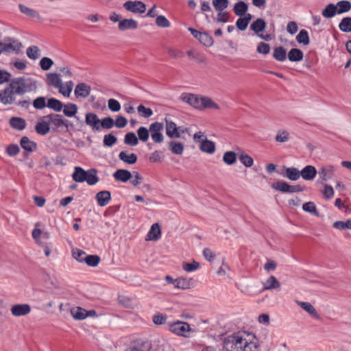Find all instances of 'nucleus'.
<instances>
[{
  "label": "nucleus",
  "mask_w": 351,
  "mask_h": 351,
  "mask_svg": "<svg viewBox=\"0 0 351 351\" xmlns=\"http://www.w3.org/2000/svg\"><path fill=\"white\" fill-rule=\"evenodd\" d=\"M36 88V83L32 78L25 77L13 78L8 86L0 91V102L4 105L12 104L16 101V95H23Z\"/></svg>",
  "instance_id": "obj_1"
},
{
  "label": "nucleus",
  "mask_w": 351,
  "mask_h": 351,
  "mask_svg": "<svg viewBox=\"0 0 351 351\" xmlns=\"http://www.w3.org/2000/svg\"><path fill=\"white\" fill-rule=\"evenodd\" d=\"M244 335L250 337L251 334L239 331L228 337L221 335L220 339L223 341V350L225 351H245V346H247V341Z\"/></svg>",
  "instance_id": "obj_2"
},
{
  "label": "nucleus",
  "mask_w": 351,
  "mask_h": 351,
  "mask_svg": "<svg viewBox=\"0 0 351 351\" xmlns=\"http://www.w3.org/2000/svg\"><path fill=\"white\" fill-rule=\"evenodd\" d=\"M182 101L189 104L194 108L202 110L205 108L219 109V106L210 98L207 97H198L191 93H183L180 97Z\"/></svg>",
  "instance_id": "obj_3"
},
{
  "label": "nucleus",
  "mask_w": 351,
  "mask_h": 351,
  "mask_svg": "<svg viewBox=\"0 0 351 351\" xmlns=\"http://www.w3.org/2000/svg\"><path fill=\"white\" fill-rule=\"evenodd\" d=\"M71 176L75 182H86L90 186L96 184L99 180V178L97 176V170L94 168L86 171L82 167L76 166L74 167V171Z\"/></svg>",
  "instance_id": "obj_4"
},
{
  "label": "nucleus",
  "mask_w": 351,
  "mask_h": 351,
  "mask_svg": "<svg viewBox=\"0 0 351 351\" xmlns=\"http://www.w3.org/2000/svg\"><path fill=\"white\" fill-rule=\"evenodd\" d=\"M194 141L199 145L201 152L207 154H213L215 151V143L207 138L206 134L199 131L193 135Z\"/></svg>",
  "instance_id": "obj_5"
},
{
  "label": "nucleus",
  "mask_w": 351,
  "mask_h": 351,
  "mask_svg": "<svg viewBox=\"0 0 351 351\" xmlns=\"http://www.w3.org/2000/svg\"><path fill=\"white\" fill-rule=\"evenodd\" d=\"M168 328L171 332L183 337H189V332L193 331L189 324L182 321L169 323Z\"/></svg>",
  "instance_id": "obj_6"
},
{
  "label": "nucleus",
  "mask_w": 351,
  "mask_h": 351,
  "mask_svg": "<svg viewBox=\"0 0 351 351\" xmlns=\"http://www.w3.org/2000/svg\"><path fill=\"white\" fill-rule=\"evenodd\" d=\"M152 349L151 341L140 338L132 341L125 351H151Z\"/></svg>",
  "instance_id": "obj_7"
},
{
  "label": "nucleus",
  "mask_w": 351,
  "mask_h": 351,
  "mask_svg": "<svg viewBox=\"0 0 351 351\" xmlns=\"http://www.w3.org/2000/svg\"><path fill=\"white\" fill-rule=\"evenodd\" d=\"M163 125L159 122H154L149 126V132L152 141L156 143H160L163 141L164 137L162 134Z\"/></svg>",
  "instance_id": "obj_8"
},
{
  "label": "nucleus",
  "mask_w": 351,
  "mask_h": 351,
  "mask_svg": "<svg viewBox=\"0 0 351 351\" xmlns=\"http://www.w3.org/2000/svg\"><path fill=\"white\" fill-rule=\"evenodd\" d=\"M123 8L135 14H143L146 10V5L140 1H128L123 3Z\"/></svg>",
  "instance_id": "obj_9"
},
{
  "label": "nucleus",
  "mask_w": 351,
  "mask_h": 351,
  "mask_svg": "<svg viewBox=\"0 0 351 351\" xmlns=\"http://www.w3.org/2000/svg\"><path fill=\"white\" fill-rule=\"evenodd\" d=\"M284 172L276 171L278 174L282 175L291 181H296L300 177V171L295 167H283Z\"/></svg>",
  "instance_id": "obj_10"
},
{
  "label": "nucleus",
  "mask_w": 351,
  "mask_h": 351,
  "mask_svg": "<svg viewBox=\"0 0 351 351\" xmlns=\"http://www.w3.org/2000/svg\"><path fill=\"white\" fill-rule=\"evenodd\" d=\"M318 174L322 182L332 179L335 176V167L332 165H327L319 168Z\"/></svg>",
  "instance_id": "obj_11"
},
{
  "label": "nucleus",
  "mask_w": 351,
  "mask_h": 351,
  "mask_svg": "<svg viewBox=\"0 0 351 351\" xmlns=\"http://www.w3.org/2000/svg\"><path fill=\"white\" fill-rule=\"evenodd\" d=\"M85 123L87 125L90 126L93 131L100 130V120L95 113H86L85 117Z\"/></svg>",
  "instance_id": "obj_12"
},
{
  "label": "nucleus",
  "mask_w": 351,
  "mask_h": 351,
  "mask_svg": "<svg viewBox=\"0 0 351 351\" xmlns=\"http://www.w3.org/2000/svg\"><path fill=\"white\" fill-rule=\"evenodd\" d=\"M31 311V306L28 304L13 305L11 308V313L15 317L25 316Z\"/></svg>",
  "instance_id": "obj_13"
},
{
  "label": "nucleus",
  "mask_w": 351,
  "mask_h": 351,
  "mask_svg": "<svg viewBox=\"0 0 351 351\" xmlns=\"http://www.w3.org/2000/svg\"><path fill=\"white\" fill-rule=\"evenodd\" d=\"M46 84L49 86L58 88H61L63 83L59 74L56 73H49L47 74Z\"/></svg>",
  "instance_id": "obj_14"
},
{
  "label": "nucleus",
  "mask_w": 351,
  "mask_h": 351,
  "mask_svg": "<svg viewBox=\"0 0 351 351\" xmlns=\"http://www.w3.org/2000/svg\"><path fill=\"white\" fill-rule=\"evenodd\" d=\"M113 177L115 180L125 183L132 179V173L129 170L119 169L113 173Z\"/></svg>",
  "instance_id": "obj_15"
},
{
  "label": "nucleus",
  "mask_w": 351,
  "mask_h": 351,
  "mask_svg": "<svg viewBox=\"0 0 351 351\" xmlns=\"http://www.w3.org/2000/svg\"><path fill=\"white\" fill-rule=\"evenodd\" d=\"M90 93V86L85 83L77 84L74 94L76 98H86Z\"/></svg>",
  "instance_id": "obj_16"
},
{
  "label": "nucleus",
  "mask_w": 351,
  "mask_h": 351,
  "mask_svg": "<svg viewBox=\"0 0 351 351\" xmlns=\"http://www.w3.org/2000/svg\"><path fill=\"white\" fill-rule=\"evenodd\" d=\"M49 122V124L53 125L56 128H59L63 126L64 117L60 114H50L43 117Z\"/></svg>",
  "instance_id": "obj_17"
},
{
  "label": "nucleus",
  "mask_w": 351,
  "mask_h": 351,
  "mask_svg": "<svg viewBox=\"0 0 351 351\" xmlns=\"http://www.w3.org/2000/svg\"><path fill=\"white\" fill-rule=\"evenodd\" d=\"M95 199L99 206L104 207L110 201L111 193L109 191H101L96 194Z\"/></svg>",
  "instance_id": "obj_18"
},
{
  "label": "nucleus",
  "mask_w": 351,
  "mask_h": 351,
  "mask_svg": "<svg viewBox=\"0 0 351 351\" xmlns=\"http://www.w3.org/2000/svg\"><path fill=\"white\" fill-rule=\"evenodd\" d=\"M300 176L305 180H312L317 171L314 166L307 165L300 171Z\"/></svg>",
  "instance_id": "obj_19"
},
{
  "label": "nucleus",
  "mask_w": 351,
  "mask_h": 351,
  "mask_svg": "<svg viewBox=\"0 0 351 351\" xmlns=\"http://www.w3.org/2000/svg\"><path fill=\"white\" fill-rule=\"evenodd\" d=\"M166 134L170 138H179L180 136L178 128L172 121L166 120Z\"/></svg>",
  "instance_id": "obj_20"
},
{
  "label": "nucleus",
  "mask_w": 351,
  "mask_h": 351,
  "mask_svg": "<svg viewBox=\"0 0 351 351\" xmlns=\"http://www.w3.org/2000/svg\"><path fill=\"white\" fill-rule=\"evenodd\" d=\"M160 237L161 229L159 224L157 223L152 224L149 231L148 232L147 238L146 239V240L156 241L160 238Z\"/></svg>",
  "instance_id": "obj_21"
},
{
  "label": "nucleus",
  "mask_w": 351,
  "mask_h": 351,
  "mask_svg": "<svg viewBox=\"0 0 351 351\" xmlns=\"http://www.w3.org/2000/svg\"><path fill=\"white\" fill-rule=\"evenodd\" d=\"M297 304L313 318L317 319H320V316L317 313L315 308L311 303L306 302H297Z\"/></svg>",
  "instance_id": "obj_22"
},
{
  "label": "nucleus",
  "mask_w": 351,
  "mask_h": 351,
  "mask_svg": "<svg viewBox=\"0 0 351 351\" xmlns=\"http://www.w3.org/2000/svg\"><path fill=\"white\" fill-rule=\"evenodd\" d=\"M20 145L26 152H34L36 151L37 144L35 142L30 141L27 136L21 138Z\"/></svg>",
  "instance_id": "obj_23"
},
{
  "label": "nucleus",
  "mask_w": 351,
  "mask_h": 351,
  "mask_svg": "<svg viewBox=\"0 0 351 351\" xmlns=\"http://www.w3.org/2000/svg\"><path fill=\"white\" fill-rule=\"evenodd\" d=\"M119 29L121 31L127 29H136L138 27V23L136 21L130 19H123L119 23Z\"/></svg>",
  "instance_id": "obj_24"
},
{
  "label": "nucleus",
  "mask_w": 351,
  "mask_h": 351,
  "mask_svg": "<svg viewBox=\"0 0 351 351\" xmlns=\"http://www.w3.org/2000/svg\"><path fill=\"white\" fill-rule=\"evenodd\" d=\"M0 46L2 47L3 53H11L12 51H18L21 47V44L17 40H12L10 43H3L0 41Z\"/></svg>",
  "instance_id": "obj_25"
},
{
  "label": "nucleus",
  "mask_w": 351,
  "mask_h": 351,
  "mask_svg": "<svg viewBox=\"0 0 351 351\" xmlns=\"http://www.w3.org/2000/svg\"><path fill=\"white\" fill-rule=\"evenodd\" d=\"M280 290V282L274 276H270L265 281V290Z\"/></svg>",
  "instance_id": "obj_26"
},
{
  "label": "nucleus",
  "mask_w": 351,
  "mask_h": 351,
  "mask_svg": "<svg viewBox=\"0 0 351 351\" xmlns=\"http://www.w3.org/2000/svg\"><path fill=\"white\" fill-rule=\"evenodd\" d=\"M10 126L19 130H23L26 127V121L23 118L13 117L10 119Z\"/></svg>",
  "instance_id": "obj_27"
},
{
  "label": "nucleus",
  "mask_w": 351,
  "mask_h": 351,
  "mask_svg": "<svg viewBox=\"0 0 351 351\" xmlns=\"http://www.w3.org/2000/svg\"><path fill=\"white\" fill-rule=\"evenodd\" d=\"M77 106L73 103H66L63 104V113L67 117H73L77 112Z\"/></svg>",
  "instance_id": "obj_28"
},
{
  "label": "nucleus",
  "mask_w": 351,
  "mask_h": 351,
  "mask_svg": "<svg viewBox=\"0 0 351 351\" xmlns=\"http://www.w3.org/2000/svg\"><path fill=\"white\" fill-rule=\"evenodd\" d=\"M49 122L43 119L42 121H39L35 125L36 132L40 135H45L49 132Z\"/></svg>",
  "instance_id": "obj_29"
},
{
  "label": "nucleus",
  "mask_w": 351,
  "mask_h": 351,
  "mask_svg": "<svg viewBox=\"0 0 351 351\" xmlns=\"http://www.w3.org/2000/svg\"><path fill=\"white\" fill-rule=\"evenodd\" d=\"M252 14L249 13L246 14L244 17L241 16L236 22L237 27L241 31L245 30L252 20Z\"/></svg>",
  "instance_id": "obj_30"
},
{
  "label": "nucleus",
  "mask_w": 351,
  "mask_h": 351,
  "mask_svg": "<svg viewBox=\"0 0 351 351\" xmlns=\"http://www.w3.org/2000/svg\"><path fill=\"white\" fill-rule=\"evenodd\" d=\"M337 14H341L349 12L351 10V3L347 0L340 1L335 5Z\"/></svg>",
  "instance_id": "obj_31"
},
{
  "label": "nucleus",
  "mask_w": 351,
  "mask_h": 351,
  "mask_svg": "<svg viewBox=\"0 0 351 351\" xmlns=\"http://www.w3.org/2000/svg\"><path fill=\"white\" fill-rule=\"evenodd\" d=\"M247 8V4L245 2L241 1L235 3L233 10L237 16H242L246 14Z\"/></svg>",
  "instance_id": "obj_32"
},
{
  "label": "nucleus",
  "mask_w": 351,
  "mask_h": 351,
  "mask_svg": "<svg viewBox=\"0 0 351 351\" xmlns=\"http://www.w3.org/2000/svg\"><path fill=\"white\" fill-rule=\"evenodd\" d=\"M287 58L291 62H299L303 58V53L300 49L293 48L288 53Z\"/></svg>",
  "instance_id": "obj_33"
},
{
  "label": "nucleus",
  "mask_w": 351,
  "mask_h": 351,
  "mask_svg": "<svg viewBox=\"0 0 351 351\" xmlns=\"http://www.w3.org/2000/svg\"><path fill=\"white\" fill-rule=\"evenodd\" d=\"M192 278H178L176 279L175 287L181 289H187L191 287Z\"/></svg>",
  "instance_id": "obj_34"
},
{
  "label": "nucleus",
  "mask_w": 351,
  "mask_h": 351,
  "mask_svg": "<svg viewBox=\"0 0 351 351\" xmlns=\"http://www.w3.org/2000/svg\"><path fill=\"white\" fill-rule=\"evenodd\" d=\"M250 29L254 32L258 34V36L263 38V19H258L256 21L253 22L250 25Z\"/></svg>",
  "instance_id": "obj_35"
},
{
  "label": "nucleus",
  "mask_w": 351,
  "mask_h": 351,
  "mask_svg": "<svg viewBox=\"0 0 351 351\" xmlns=\"http://www.w3.org/2000/svg\"><path fill=\"white\" fill-rule=\"evenodd\" d=\"M47 106L56 112H60L62 110L63 104L61 101L52 97L48 99Z\"/></svg>",
  "instance_id": "obj_36"
},
{
  "label": "nucleus",
  "mask_w": 351,
  "mask_h": 351,
  "mask_svg": "<svg viewBox=\"0 0 351 351\" xmlns=\"http://www.w3.org/2000/svg\"><path fill=\"white\" fill-rule=\"evenodd\" d=\"M86 309L82 307L77 306L71 309V314L76 320H83L86 319Z\"/></svg>",
  "instance_id": "obj_37"
},
{
  "label": "nucleus",
  "mask_w": 351,
  "mask_h": 351,
  "mask_svg": "<svg viewBox=\"0 0 351 351\" xmlns=\"http://www.w3.org/2000/svg\"><path fill=\"white\" fill-rule=\"evenodd\" d=\"M322 14L324 17L326 19L332 18L336 14H337V12L335 4H328L324 10H322Z\"/></svg>",
  "instance_id": "obj_38"
},
{
  "label": "nucleus",
  "mask_w": 351,
  "mask_h": 351,
  "mask_svg": "<svg viewBox=\"0 0 351 351\" xmlns=\"http://www.w3.org/2000/svg\"><path fill=\"white\" fill-rule=\"evenodd\" d=\"M273 57L279 62H284L287 59L286 50L282 47H278L274 49Z\"/></svg>",
  "instance_id": "obj_39"
},
{
  "label": "nucleus",
  "mask_w": 351,
  "mask_h": 351,
  "mask_svg": "<svg viewBox=\"0 0 351 351\" xmlns=\"http://www.w3.org/2000/svg\"><path fill=\"white\" fill-rule=\"evenodd\" d=\"M198 40L206 47H210L213 45V38L208 32H202Z\"/></svg>",
  "instance_id": "obj_40"
},
{
  "label": "nucleus",
  "mask_w": 351,
  "mask_h": 351,
  "mask_svg": "<svg viewBox=\"0 0 351 351\" xmlns=\"http://www.w3.org/2000/svg\"><path fill=\"white\" fill-rule=\"evenodd\" d=\"M296 40L299 44L308 45L310 43L308 32L305 29L300 30L299 34L296 36Z\"/></svg>",
  "instance_id": "obj_41"
},
{
  "label": "nucleus",
  "mask_w": 351,
  "mask_h": 351,
  "mask_svg": "<svg viewBox=\"0 0 351 351\" xmlns=\"http://www.w3.org/2000/svg\"><path fill=\"white\" fill-rule=\"evenodd\" d=\"M101 261L98 255H87L84 258V262L90 267H96Z\"/></svg>",
  "instance_id": "obj_42"
},
{
  "label": "nucleus",
  "mask_w": 351,
  "mask_h": 351,
  "mask_svg": "<svg viewBox=\"0 0 351 351\" xmlns=\"http://www.w3.org/2000/svg\"><path fill=\"white\" fill-rule=\"evenodd\" d=\"M339 29L343 32H351V17L347 16L342 19L339 24Z\"/></svg>",
  "instance_id": "obj_43"
},
{
  "label": "nucleus",
  "mask_w": 351,
  "mask_h": 351,
  "mask_svg": "<svg viewBox=\"0 0 351 351\" xmlns=\"http://www.w3.org/2000/svg\"><path fill=\"white\" fill-rule=\"evenodd\" d=\"M271 187L276 190L279 191L282 193H289V184L285 181H278L274 182Z\"/></svg>",
  "instance_id": "obj_44"
},
{
  "label": "nucleus",
  "mask_w": 351,
  "mask_h": 351,
  "mask_svg": "<svg viewBox=\"0 0 351 351\" xmlns=\"http://www.w3.org/2000/svg\"><path fill=\"white\" fill-rule=\"evenodd\" d=\"M19 7L20 11L23 14H24L28 16H30L32 18H38L40 16L39 13L36 10L32 9L30 8H28L26 5L20 4Z\"/></svg>",
  "instance_id": "obj_45"
},
{
  "label": "nucleus",
  "mask_w": 351,
  "mask_h": 351,
  "mask_svg": "<svg viewBox=\"0 0 351 351\" xmlns=\"http://www.w3.org/2000/svg\"><path fill=\"white\" fill-rule=\"evenodd\" d=\"M27 56L32 60H36L40 56V51L37 46L32 45L27 49Z\"/></svg>",
  "instance_id": "obj_46"
},
{
  "label": "nucleus",
  "mask_w": 351,
  "mask_h": 351,
  "mask_svg": "<svg viewBox=\"0 0 351 351\" xmlns=\"http://www.w3.org/2000/svg\"><path fill=\"white\" fill-rule=\"evenodd\" d=\"M124 143L130 146H136L138 143V140L136 134L130 132L125 135Z\"/></svg>",
  "instance_id": "obj_47"
},
{
  "label": "nucleus",
  "mask_w": 351,
  "mask_h": 351,
  "mask_svg": "<svg viewBox=\"0 0 351 351\" xmlns=\"http://www.w3.org/2000/svg\"><path fill=\"white\" fill-rule=\"evenodd\" d=\"M302 209L307 213H309L316 217L319 216V212L315 206V204L312 202H306L302 206Z\"/></svg>",
  "instance_id": "obj_48"
},
{
  "label": "nucleus",
  "mask_w": 351,
  "mask_h": 351,
  "mask_svg": "<svg viewBox=\"0 0 351 351\" xmlns=\"http://www.w3.org/2000/svg\"><path fill=\"white\" fill-rule=\"evenodd\" d=\"M138 140L142 142H146L149 139V129L147 130L145 127L141 126L137 130Z\"/></svg>",
  "instance_id": "obj_49"
},
{
  "label": "nucleus",
  "mask_w": 351,
  "mask_h": 351,
  "mask_svg": "<svg viewBox=\"0 0 351 351\" xmlns=\"http://www.w3.org/2000/svg\"><path fill=\"white\" fill-rule=\"evenodd\" d=\"M199 267V263L194 260L191 263H182V268L186 272L194 271L197 270Z\"/></svg>",
  "instance_id": "obj_50"
},
{
  "label": "nucleus",
  "mask_w": 351,
  "mask_h": 351,
  "mask_svg": "<svg viewBox=\"0 0 351 351\" xmlns=\"http://www.w3.org/2000/svg\"><path fill=\"white\" fill-rule=\"evenodd\" d=\"M333 228L340 230L351 229V219L346 221H337L333 223Z\"/></svg>",
  "instance_id": "obj_51"
},
{
  "label": "nucleus",
  "mask_w": 351,
  "mask_h": 351,
  "mask_svg": "<svg viewBox=\"0 0 351 351\" xmlns=\"http://www.w3.org/2000/svg\"><path fill=\"white\" fill-rule=\"evenodd\" d=\"M275 139L277 142L285 143L289 139V133L286 130H278Z\"/></svg>",
  "instance_id": "obj_52"
},
{
  "label": "nucleus",
  "mask_w": 351,
  "mask_h": 351,
  "mask_svg": "<svg viewBox=\"0 0 351 351\" xmlns=\"http://www.w3.org/2000/svg\"><path fill=\"white\" fill-rule=\"evenodd\" d=\"M40 66L43 71H48L53 64V61L47 57H44L40 60Z\"/></svg>",
  "instance_id": "obj_53"
},
{
  "label": "nucleus",
  "mask_w": 351,
  "mask_h": 351,
  "mask_svg": "<svg viewBox=\"0 0 351 351\" xmlns=\"http://www.w3.org/2000/svg\"><path fill=\"white\" fill-rule=\"evenodd\" d=\"M213 5L219 12L223 11L228 5V0H213Z\"/></svg>",
  "instance_id": "obj_54"
},
{
  "label": "nucleus",
  "mask_w": 351,
  "mask_h": 351,
  "mask_svg": "<svg viewBox=\"0 0 351 351\" xmlns=\"http://www.w3.org/2000/svg\"><path fill=\"white\" fill-rule=\"evenodd\" d=\"M156 24L162 28L169 27L171 25L169 21L163 15H159L156 17Z\"/></svg>",
  "instance_id": "obj_55"
},
{
  "label": "nucleus",
  "mask_w": 351,
  "mask_h": 351,
  "mask_svg": "<svg viewBox=\"0 0 351 351\" xmlns=\"http://www.w3.org/2000/svg\"><path fill=\"white\" fill-rule=\"evenodd\" d=\"M137 110L141 116L145 118H149L153 114V111L149 108H146L143 105H139L137 108Z\"/></svg>",
  "instance_id": "obj_56"
},
{
  "label": "nucleus",
  "mask_w": 351,
  "mask_h": 351,
  "mask_svg": "<svg viewBox=\"0 0 351 351\" xmlns=\"http://www.w3.org/2000/svg\"><path fill=\"white\" fill-rule=\"evenodd\" d=\"M167 319V315L157 313L153 316L152 321L156 325H162L165 324Z\"/></svg>",
  "instance_id": "obj_57"
},
{
  "label": "nucleus",
  "mask_w": 351,
  "mask_h": 351,
  "mask_svg": "<svg viewBox=\"0 0 351 351\" xmlns=\"http://www.w3.org/2000/svg\"><path fill=\"white\" fill-rule=\"evenodd\" d=\"M119 157L128 165H133L137 161V155H119Z\"/></svg>",
  "instance_id": "obj_58"
},
{
  "label": "nucleus",
  "mask_w": 351,
  "mask_h": 351,
  "mask_svg": "<svg viewBox=\"0 0 351 351\" xmlns=\"http://www.w3.org/2000/svg\"><path fill=\"white\" fill-rule=\"evenodd\" d=\"M114 121L113 119L110 117H107L100 121V128L110 129L114 126Z\"/></svg>",
  "instance_id": "obj_59"
},
{
  "label": "nucleus",
  "mask_w": 351,
  "mask_h": 351,
  "mask_svg": "<svg viewBox=\"0 0 351 351\" xmlns=\"http://www.w3.org/2000/svg\"><path fill=\"white\" fill-rule=\"evenodd\" d=\"M171 151L173 154H182L184 149L183 145L179 142H171L170 144Z\"/></svg>",
  "instance_id": "obj_60"
},
{
  "label": "nucleus",
  "mask_w": 351,
  "mask_h": 351,
  "mask_svg": "<svg viewBox=\"0 0 351 351\" xmlns=\"http://www.w3.org/2000/svg\"><path fill=\"white\" fill-rule=\"evenodd\" d=\"M33 106L36 109H43L47 106L45 98L44 97H38L33 101Z\"/></svg>",
  "instance_id": "obj_61"
},
{
  "label": "nucleus",
  "mask_w": 351,
  "mask_h": 351,
  "mask_svg": "<svg viewBox=\"0 0 351 351\" xmlns=\"http://www.w3.org/2000/svg\"><path fill=\"white\" fill-rule=\"evenodd\" d=\"M108 108L112 112H118L121 109V104L120 103L114 99H110L108 101Z\"/></svg>",
  "instance_id": "obj_62"
},
{
  "label": "nucleus",
  "mask_w": 351,
  "mask_h": 351,
  "mask_svg": "<svg viewBox=\"0 0 351 351\" xmlns=\"http://www.w3.org/2000/svg\"><path fill=\"white\" fill-rule=\"evenodd\" d=\"M117 138L112 134H108L104 137V145L107 147L112 146L117 142Z\"/></svg>",
  "instance_id": "obj_63"
},
{
  "label": "nucleus",
  "mask_w": 351,
  "mask_h": 351,
  "mask_svg": "<svg viewBox=\"0 0 351 351\" xmlns=\"http://www.w3.org/2000/svg\"><path fill=\"white\" fill-rule=\"evenodd\" d=\"M247 346H245V351H258V344L256 342L252 341L250 339H246Z\"/></svg>",
  "instance_id": "obj_64"
}]
</instances>
